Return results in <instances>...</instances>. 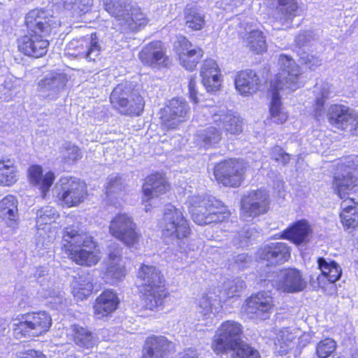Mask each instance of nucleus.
Returning a JSON list of instances; mask_svg holds the SVG:
<instances>
[{"instance_id":"f257e3e1","label":"nucleus","mask_w":358,"mask_h":358,"mask_svg":"<svg viewBox=\"0 0 358 358\" xmlns=\"http://www.w3.org/2000/svg\"><path fill=\"white\" fill-rule=\"evenodd\" d=\"M280 71L271 83L269 93L271 96L270 103V118L275 124H282L287 121L288 114L282 107L280 98L289 94L302 85L301 71L294 59L281 55L278 59Z\"/></svg>"},{"instance_id":"f03ea898","label":"nucleus","mask_w":358,"mask_h":358,"mask_svg":"<svg viewBox=\"0 0 358 358\" xmlns=\"http://www.w3.org/2000/svg\"><path fill=\"white\" fill-rule=\"evenodd\" d=\"M62 242L69 257L77 264L91 266L100 259L94 250L96 243L93 237L78 227H66Z\"/></svg>"},{"instance_id":"7ed1b4c3","label":"nucleus","mask_w":358,"mask_h":358,"mask_svg":"<svg viewBox=\"0 0 358 358\" xmlns=\"http://www.w3.org/2000/svg\"><path fill=\"white\" fill-rule=\"evenodd\" d=\"M192 220L199 225L223 222L230 213L222 201L211 196L194 195L189 198Z\"/></svg>"},{"instance_id":"20e7f679","label":"nucleus","mask_w":358,"mask_h":358,"mask_svg":"<svg viewBox=\"0 0 358 358\" xmlns=\"http://www.w3.org/2000/svg\"><path fill=\"white\" fill-rule=\"evenodd\" d=\"M105 10L120 24L131 31H137L148 24V18L140 8L133 6L128 0H103Z\"/></svg>"},{"instance_id":"39448f33","label":"nucleus","mask_w":358,"mask_h":358,"mask_svg":"<svg viewBox=\"0 0 358 358\" xmlns=\"http://www.w3.org/2000/svg\"><path fill=\"white\" fill-rule=\"evenodd\" d=\"M110 101L120 113L128 115H140L145 106L142 96L128 83L117 85L110 94Z\"/></svg>"},{"instance_id":"423d86ee","label":"nucleus","mask_w":358,"mask_h":358,"mask_svg":"<svg viewBox=\"0 0 358 358\" xmlns=\"http://www.w3.org/2000/svg\"><path fill=\"white\" fill-rule=\"evenodd\" d=\"M249 168L243 158H229L215 166L214 176L223 185L236 187L245 180V174Z\"/></svg>"},{"instance_id":"0eeeda50","label":"nucleus","mask_w":358,"mask_h":358,"mask_svg":"<svg viewBox=\"0 0 358 358\" xmlns=\"http://www.w3.org/2000/svg\"><path fill=\"white\" fill-rule=\"evenodd\" d=\"M160 226L163 236L171 238L177 243L187 237L190 232L188 222L183 213L171 203L165 206Z\"/></svg>"},{"instance_id":"6e6552de","label":"nucleus","mask_w":358,"mask_h":358,"mask_svg":"<svg viewBox=\"0 0 358 358\" xmlns=\"http://www.w3.org/2000/svg\"><path fill=\"white\" fill-rule=\"evenodd\" d=\"M242 325L234 320L223 322L215 332L212 348L217 354H224L237 348L241 341Z\"/></svg>"},{"instance_id":"1a4fd4ad","label":"nucleus","mask_w":358,"mask_h":358,"mask_svg":"<svg viewBox=\"0 0 358 358\" xmlns=\"http://www.w3.org/2000/svg\"><path fill=\"white\" fill-rule=\"evenodd\" d=\"M52 324V318L46 312L24 315L22 320L14 324V334L17 337L38 336L46 332Z\"/></svg>"},{"instance_id":"9d476101","label":"nucleus","mask_w":358,"mask_h":358,"mask_svg":"<svg viewBox=\"0 0 358 358\" xmlns=\"http://www.w3.org/2000/svg\"><path fill=\"white\" fill-rule=\"evenodd\" d=\"M269 194L263 188L250 190L241 199V216L245 220L265 214L269 209Z\"/></svg>"},{"instance_id":"9b49d317","label":"nucleus","mask_w":358,"mask_h":358,"mask_svg":"<svg viewBox=\"0 0 358 358\" xmlns=\"http://www.w3.org/2000/svg\"><path fill=\"white\" fill-rule=\"evenodd\" d=\"M69 54L76 57L83 58L88 62L100 59L102 51L100 41L96 33L72 41L68 45Z\"/></svg>"},{"instance_id":"f8f14e48","label":"nucleus","mask_w":358,"mask_h":358,"mask_svg":"<svg viewBox=\"0 0 358 358\" xmlns=\"http://www.w3.org/2000/svg\"><path fill=\"white\" fill-rule=\"evenodd\" d=\"M109 231L127 246H133L138 243L140 237L132 217L126 213L117 214L110 221Z\"/></svg>"},{"instance_id":"ddd939ff","label":"nucleus","mask_w":358,"mask_h":358,"mask_svg":"<svg viewBox=\"0 0 358 358\" xmlns=\"http://www.w3.org/2000/svg\"><path fill=\"white\" fill-rule=\"evenodd\" d=\"M25 23L29 33L49 36L50 34L60 26L56 17L48 11L34 9L29 11L25 17Z\"/></svg>"},{"instance_id":"4468645a","label":"nucleus","mask_w":358,"mask_h":358,"mask_svg":"<svg viewBox=\"0 0 358 358\" xmlns=\"http://www.w3.org/2000/svg\"><path fill=\"white\" fill-rule=\"evenodd\" d=\"M25 23L29 33L49 36L50 34L60 26L56 17L48 11L34 9L29 11L25 17Z\"/></svg>"},{"instance_id":"2eb2a0df","label":"nucleus","mask_w":358,"mask_h":358,"mask_svg":"<svg viewBox=\"0 0 358 358\" xmlns=\"http://www.w3.org/2000/svg\"><path fill=\"white\" fill-rule=\"evenodd\" d=\"M268 277L264 282H272L274 287L284 292H296L303 290L306 286L300 271L295 268L280 270Z\"/></svg>"},{"instance_id":"dca6fc26","label":"nucleus","mask_w":358,"mask_h":358,"mask_svg":"<svg viewBox=\"0 0 358 358\" xmlns=\"http://www.w3.org/2000/svg\"><path fill=\"white\" fill-rule=\"evenodd\" d=\"M327 115L331 124L337 128L357 134L358 115L353 110L343 105L334 104L329 108Z\"/></svg>"},{"instance_id":"f3484780","label":"nucleus","mask_w":358,"mask_h":358,"mask_svg":"<svg viewBox=\"0 0 358 358\" xmlns=\"http://www.w3.org/2000/svg\"><path fill=\"white\" fill-rule=\"evenodd\" d=\"M62 193L61 200L68 206H76L84 201L87 196V187L85 182L76 178H64L60 180Z\"/></svg>"},{"instance_id":"a211bd4d","label":"nucleus","mask_w":358,"mask_h":358,"mask_svg":"<svg viewBox=\"0 0 358 358\" xmlns=\"http://www.w3.org/2000/svg\"><path fill=\"white\" fill-rule=\"evenodd\" d=\"M188 112V105L183 99H172L160 111L162 124L167 129H174L185 120Z\"/></svg>"},{"instance_id":"6ab92c4d","label":"nucleus","mask_w":358,"mask_h":358,"mask_svg":"<svg viewBox=\"0 0 358 358\" xmlns=\"http://www.w3.org/2000/svg\"><path fill=\"white\" fill-rule=\"evenodd\" d=\"M334 192L341 199H345L358 188V177L351 167L341 165L335 173L333 180Z\"/></svg>"},{"instance_id":"aec40b11","label":"nucleus","mask_w":358,"mask_h":358,"mask_svg":"<svg viewBox=\"0 0 358 358\" xmlns=\"http://www.w3.org/2000/svg\"><path fill=\"white\" fill-rule=\"evenodd\" d=\"M273 299L270 293L259 292L245 301V313L251 317L266 320L273 309Z\"/></svg>"},{"instance_id":"412c9836","label":"nucleus","mask_w":358,"mask_h":358,"mask_svg":"<svg viewBox=\"0 0 358 358\" xmlns=\"http://www.w3.org/2000/svg\"><path fill=\"white\" fill-rule=\"evenodd\" d=\"M175 48L180 65L188 71L194 70L203 55L199 47H192L191 42L185 36L178 37Z\"/></svg>"},{"instance_id":"4be33fe9","label":"nucleus","mask_w":358,"mask_h":358,"mask_svg":"<svg viewBox=\"0 0 358 358\" xmlns=\"http://www.w3.org/2000/svg\"><path fill=\"white\" fill-rule=\"evenodd\" d=\"M240 35L251 51L259 54L266 50L265 37L263 33L256 28L254 20H244L240 22Z\"/></svg>"},{"instance_id":"5701e85b","label":"nucleus","mask_w":358,"mask_h":358,"mask_svg":"<svg viewBox=\"0 0 358 358\" xmlns=\"http://www.w3.org/2000/svg\"><path fill=\"white\" fill-rule=\"evenodd\" d=\"M175 351V343L166 337L149 336L143 347V358H171Z\"/></svg>"},{"instance_id":"b1692460","label":"nucleus","mask_w":358,"mask_h":358,"mask_svg":"<svg viewBox=\"0 0 358 358\" xmlns=\"http://www.w3.org/2000/svg\"><path fill=\"white\" fill-rule=\"evenodd\" d=\"M49 41L47 36L32 34L27 32L18 40V48L25 55L38 58L45 55L48 51Z\"/></svg>"},{"instance_id":"393cba45","label":"nucleus","mask_w":358,"mask_h":358,"mask_svg":"<svg viewBox=\"0 0 358 358\" xmlns=\"http://www.w3.org/2000/svg\"><path fill=\"white\" fill-rule=\"evenodd\" d=\"M139 59L145 65L152 68L166 67L169 63L162 43L159 41H152L146 45L139 52Z\"/></svg>"},{"instance_id":"a878e982","label":"nucleus","mask_w":358,"mask_h":358,"mask_svg":"<svg viewBox=\"0 0 358 358\" xmlns=\"http://www.w3.org/2000/svg\"><path fill=\"white\" fill-rule=\"evenodd\" d=\"M213 121L231 134H238L243 130L242 120L224 107L213 106L209 109Z\"/></svg>"},{"instance_id":"bb28decb","label":"nucleus","mask_w":358,"mask_h":358,"mask_svg":"<svg viewBox=\"0 0 358 358\" xmlns=\"http://www.w3.org/2000/svg\"><path fill=\"white\" fill-rule=\"evenodd\" d=\"M258 256L267 265H277L283 264L289 259L290 250L285 243H270L259 249Z\"/></svg>"},{"instance_id":"cd10ccee","label":"nucleus","mask_w":358,"mask_h":358,"mask_svg":"<svg viewBox=\"0 0 358 358\" xmlns=\"http://www.w3.org/2000/svg\"><path fill=\"white\" fill-rule=\"evenodd\" d=\"M200 76L202 84L208 92H215L220 89L222 83L221 71L214 59H209L203 62Z\"/></svg>"},{"instance_id":"c85d7f7f","label":"nucleus","mask_w":358,"mask_h":358,"mask_svg":"<svg viewBox=\"0 0 358 358\" xmlns=\"http://www.w3.org/2000/svg\"><path fill=\"white\" fill-rule=\"evenodd\" d=\"M273 4L271 17L282 25L292 23L293 19L297 15L298 4L296 0H275Z\"/></svg>"},{"instance_id":"c756f323","label":"nucleus","mask_w":358,"mask_h":358,"mask_svg":"<svg viewBox=\"0 0 358 358\" xmlns=\"http://www.w3.org/2000/svg\"><path fill=\"white\" fill-rule=\"evenodd\" d=\"M169 184L164 176L159 173L151 174L145 178L143 186V202H150L152 199L164 194Z\"/></svg>"},{"instance_id":"7c9ffc66","label":"nucleus","mask_w":358,"mask_h":358,"mask_svg":"<svg viewBox=\"0 0 358 358\" xmlns=\"http://www.w3.org/2000/svg\"><path fill=\"white\" fill-rule=\"evenodd\" d=\"M234 83L237 92L240 94L247 96L258 90L259 78L254 71H241L236 73Z\"/></svg>"},{"instance_id":"2f4dec72","label":"nucleus","mask_w":358,"mask_h":358,"mask_svg":"<svg viewBox=\"0 0 358 358\" xmlns=\"http://www.w3.org/2000/svg\"><path fill=\"white\" fill-rule=\"evenodd\" d=\"M66 82V75L52 73L39 82L38 90L42 96L53 99L64 89Z\"/></svg>"},{"instance_id":"473e14b6","label":"nucleus","mask_w":358,"mask_h":358,"mask_svg":"<svg viewBox=\"0 0 358 358\" xmlns=\"http://www.w3.org/2000/svg\"><path fill=\"white\" fill-rule=\"evenodd\" d=\"M118 303L117 294L112 290H106L96 299L94 314L97 318L107 316L117 309Z\"/></svg>"},{"instance_id":"72a5a7b5","label":"nucleus","mask_w":358,"mask_h":358,"mask_svg":"<svg viewBox=\"0 0 358 358\" xmlns=\"http://www.w3.org/2000/svg\"><path fill=\"white\" fill-rule=\"evenodd\" d=\"M312 233L310 226L306 220H299L285 229L282 237L288 239L296 245L306 243L310 241Z\"/></svg>"},{"instance_id":"f704fd0d","label":"nucleus","mask_w":358,"mask_h":358,"mask_svg":"<svg viewBox=\"0 0 358 358\" xmlns=\"http://www.w3.org/2000/svg\"><path fill=\"white\" fill-rule=\"evenodd\" d=\"M28 176L30 182L39 187L43 198H45L55 179L53 172L49 171L43 176L42 167L39 165H33L28 169Z\"/></svg>"},{"instance_id":"c9c22d12","label":"nucleus","mask_w":358,"mask_h":358,"mask_svg":"<svg viewBox=\"0 0 358 358\" xmlns=\"http://www.w3.org/2000/svg\"><path fill=\"white\" fill-rule=\"evenodd\" d=\"M318 267L322 274L317 277L318 286L324 287L325 282L324 280L327 279L330 283H334L340 279L342 275L341 266L334 261L327 262L324 258L320 257L317 259Z\"/></svg>"},{"instance_id":"e433bc0d","label":"nucleus","mask_w":358,"mask_h":358,"mask_svg":"<svg viewBox=\"0 0 358 358\" xmlns=\"http://www.w3.org/2000/svg\"><path fill=\"white\" fill-rule=\"evenodd\" d=\"M17 200L13 195H7L0 201V217L6 220L7 225L16 228L18 220Z\"/></svg>"},{"instance_id":"4c0bfd02","label":"nucleus","mask_w":358,"mask_h":358,"mask_svg":"<svg viewBox=\"0 0 358 358\" xmlns=\"http://www.w3.org/2000/svg\"><path fill=\"white\" fill-rule=\"evenodd\" d=\"M138 278L144 288H156L164 286V279L155 266L143 265L138 271Z\"/></svg>"},{"instance_id":"58836bf2","label":"nucleus","mask_w":358,"mask_h":358,"mask_svg":"<svg viewBox=\"0 0 358 358\" xmlns=\"http://www.w3.org/2000/svg\"><path fill=\"white\" fill-rule=\"evenodd\" d=\"M220 308L221 305L218 300L204 295L199 300L197 312L203 320H206L215 316L220 312Z\"/></svg>"},{"instance_id":"ea45409f","label":"nucleus","mask_w":358,"mask_h":358,"mask_svg":"<svg viewBox=\"0 0 358 358\" xmlns=\"http://www.w3.org/2000/svg\"><path fill=\"white\" fill-rule=\"evenodd\" d=\"M165 295L163 287L144 288L143 306L146 309L152 310L162 305Z\"/></svg>"},{"instance_id":"a19ab883","label":"nucleus","mask_w":358,"mask_h":358,"mask_svg":"<svg viewBox=\"0 0 358 358\" xmlns=\"http://www.w3.org/2000/svg\"><path fill=\"white\" fill-rule=\"evenodd\" d=\"M17 168L10 159L0 160V184L10 186L16 182Z\"/></svg>"},{"instance_id":"79ce46f5","label":"nucleus","mask_w":358,"mask_h":358,"mask_svg":"<svg viewBox=\"0 0 358 358\" xmlns=\"http://www.w3.org/2000/svg\"><path fill=\"white\" fill-rule=\"evenodd\" d=\"M186 26L192 30L199 31L205 25V15L196 8H187L185 13Z\"/></svg>"},{"instance_id":"37998d69","label":"nucleus","mask_w":358,"mask_h":358,"mask_svg":"<svg viewBox=\"0 0 358 358\" xmlns=\"http://www.w3.org/2000/svg\"><path fill=\"white\" fill-rule=\"evenodd\" d=\"M221 131L217 128L210 126L202 131L197 136V141L205 148H209L219 143L221 140Z\"/></svg>"},{"instance_id":"c03bdc74","label":"nucleus","mask_w":358,"mask_h":358,"mask_svg":"<svg viewBox=\"0 0 358 358\" xmlns=\"http://www.w3.org/2000/svg\"><path fill=\"white\" fill-rule=\"evenodd\" d=\"M73 331L74 341L77 345L90 348L96 344V338L88 329L78 325H74Z\"/></svg>"},{"instance_id":"a18cd8bd","label":"nucleus","mask_w":358,"mask_h":358,"mask_svg":"<svg viewBox=\"0 0 358 358\" xmlns=\"http://www.w3.org/2000/svg\"><path fill=\"white\" fill-rule=\"evenodd\" d=\"M93 5V0H64L66 10H71L73 15L80 16L88 12Z\"/></svg>"},{"instance_id":"49530a36","label":"nucleus","mask_w":358,"mask_h":358,"mask_svg":"<svg viewBox=\"0 0 358 358\" xmlns=\"http://www.w3.org/2000/svg\"><path fill=\"white\" fill-rule=\"evenodd\" d=\"M59 217L58 212L53 207L46 206L41 208L36 212V225L50 224L56 221Z\"/></svg>"},{"instance_id":"de8ad7c7","label":"nucleus","mask_w":358,"mask_h":358,"mask_svg":"<svg viewBox=\"0 0 358 358\" xmlns=\"http://www.w3.org/2000/svg\"><path fill=\"white\" fill-rule=\"evenodd\" d=\"M126 271L123 262H111L108 263L106 278L110 280V283L121 281L125 276Z\"/></svg>"},{"instance_id":"09e8293b","label":"nucleus","mask_w":358,"mask_h":358,"mask_svg":"<svg viewBox=\"0 0 358 358\" xmlns=\"http://www.w3.org/2000/svg\"><path fill=\"white\" fill-rule=\"evenodd\" d=\"M336 342L331 338H325L316 345L315 353L319 358L329 357L336 349Z\"/></svg>"},{"instance_id":"8fccbe9b","label":"nucleus","mask_w":358,"mask_h":358,"mask_svg":"<svg viewBox=\"0 0 358 358\" xmlns=\"http://www.w3.org/2000/svg\"><path fill=\"white\" fill-rule=\"evenodd\" d=\"M106 194L108 197L119 194L124 189V185L121 177L117 175H110L108 178Z\"/></svg>"},{"instance_id":"3c124183","label":"nucleus","mask_w":358,"mask_h":358,"mask_svg":"<svg viewBox=\"0 0 358 358\" xmlns=\"http://www.w3.org/2000/svg\"><path fill=\"white\" fill-rule=\"evenodd\" d=\"M234 350L233 358H260L259 352L248 344L241 342Z\"/></svg>"},{"instance_id":"603ef678","label":"nucleus","mask_w":358,"mask_h":358,"mask_svg":"<svg viewBox=\"0 0 358 358\" xmlns=\"http://www.w3.org/2000/svg\"><path fill=\"white\" fill-rule=\"evenodd\" d=\"M296 339V336L291 332L289 329L286 328L280 331L278 336V343L275 345H280L282 352L287 353L288 349L290 348L291 345Z\"/></svg>"},{"instance_id":"864d4df0","label":"nucleus","mask_w":358,"mask_h":358,"mask_svg":"<svg viewBox=\"0 0 358 358\" xmlns=\"http://www.w3.org/2000/svg\"><path fill=\"white\" fill-rule=\"evenodd\" d=\"M224 287L227 295L229 297H233L245 288V284L242 279L236 278L226 281Z\"/></svg>"},{"instance_id":"5fc2aeb1","label":"nucleus","mask_w":358,"mask_h":358,"mask_svg":"<svg viewBox=\"0 0 358 358\" xmlns=\"http://www.w3.org/2000/svg\"><path fill=\"white\" fill-rule=\"evenodd\" d=\"M92 277L89 273L79 275L76 281V286L84 296L90 295L94 288Z\"/></svg>"},{"instance_id":"6e6d98bb","label":"nucleus","mask_w":358,"mask_h":358,"mask_svg":"<svg viewBox=\"0 0 358 358\" xmlns=\"http://www.w3.org/2000/svg\"><path fill=\"white\" fill-rule=\"evenodd\" d=\"M315 34L312 31H306L299 34L296 37L295 42L300 48L311 46L315 41Z\"/></svg>"},{"instance_id":"4d7b16f0","label":"nucleus","mask_w":358,"mask_h":358,"mask_svg":"<svg viewBox=\"0 0 358 358\" xmlns=\"http://www.w3.org/2000/svg\"><path fill=\"white\" fill-rule=\"evenodd\" d=\"M315 92L316 96L315 98L320 97L321 100H324V101L331 98L332 94L331 85L327 83L317 84Z\"/></svg>"},{"instance_id":"13d9d810","label":"nucleus","mask_w":358,"mask_h":358,"mask_svg":"<svg viewBox=\"0 0 358 358\" xmlns=\"http://www.w3.org/2000/svg\"><path fill=\"white\" fill-rule=\"evenodd\" d=\"M301 63L306 64L310 69H315L322 65V60L319 57L313 55H304L300 57Z\"/></svg>"},{"instance_id":"bf43d9fd","label":"nucleus","mask_w":358,"mask_h":358,"mask_svg":"<svg viewBox=\"0 0 358 358\" xmlns=\"http://www.w3.org/2000/svg\"><path fill=\"white\" fill-rule=\"evenodd\" d=\"M252 262V259L250 256L245 253L240 254L234 259V267L238 270H242L249 267Z\"/></svg>"},{"instance_id":"052dcab7","label":"nucleus","mask_w":358,"mask_h":358,"mask_svg":"<svg viewBox=\"0 0 358 358\" xmlns=\"http://www.w3.org/2000/svg\"><path fill=\"white\" fill-rule=\"evenodd\" d=\"M109 262H123L122 260V248L117 243H113L108 246Z\"/></svg>"},{"instance_id":"680f3d73","label":"nucleus","mask_w":358,"mask_h":358,"mask_svg":"<svg viewBox=\"0 0 358 358\" xmlns=\"http://www.w3.org/2000/svg\"><path fill=\"white\" fill-rule=\"evenodd\" d=\"M257 234V231L255 230L254 228H248V229H243L239 233L238 236L241 238L240 240V245L244 246L245 242L246 243L248 240L255 238Z\"/></svg>"},{"instance_id":"e2e57ef3","label":"nucleus","mask_w":358,"mask_h":358,"mask_svg":"<svg viewBox=\"0 0 358 358\" xmlns=\"http://www.w3.org/2000/svg\"><path fill=\"white\" fill-rule=\"evenodd\" d=\"M341 222L345 230L352 232L358 226V215H355L353 218L341 217Z\"/></svg>"},{"instance_id":"0e129e2a","label":"nucleus","mask_w":358,"mask_h":358,"mask_svg":"<svg viewBox=\"0 0 358 358\" xmlns=\"http://www.w3.org/2000/svg\"><path fill=\"white\" fill-rule=\"evenodd\" d=\"M324 100H321L320 97L315 98V103L313 106V112L315 117L317 120L323 117L324 114Z\"/></svg>"},{"instance_id":"69168bd1","label":"nucleus","mask_w":358,"mask_h":358,"mask_svg":"<svg viewBox=\"0 0 358 358\" xmlns=\"http://www.w3.org/2000/svg\"><path fill=\"white\" fill-rule=\"evenodd\" d=\"M341 208L343 210L340 215L341 218L344 217V216L345 218H353L355 215H358V206L349 208L345 203H341Z\"/></svg>"},{"instance_id":"338daca9","label":"nucleus","mask_w":358,"mask_h":358,"mask_svg":"<svg viewBox=\"0 0 358 358\" xmlns=\"http://www.w3.org/2000/svg\"><path fill=\"white\" fill-rule=\"evenodd\" d=\"M196 80L194 78L191 77L189 80L188 84V89H189V98L195 103L199 102V99L197 97V90L196 89Z\"/></svg>"},{"instance_id":"774afa93","label":"nucleus","mask_w":358,"mask_h":358,"mask_svg":"<svg viewBox=\"0 0 358 358\" xmlns=\"http://www.w3.org/2000/svg\"><path fill=\"white\" fill-rule=\"evenodd\" d=\"M63 149L66 154L69 155H79L80 149L71 142H65L63 145Z\"/></svg>"}]
</instances>
